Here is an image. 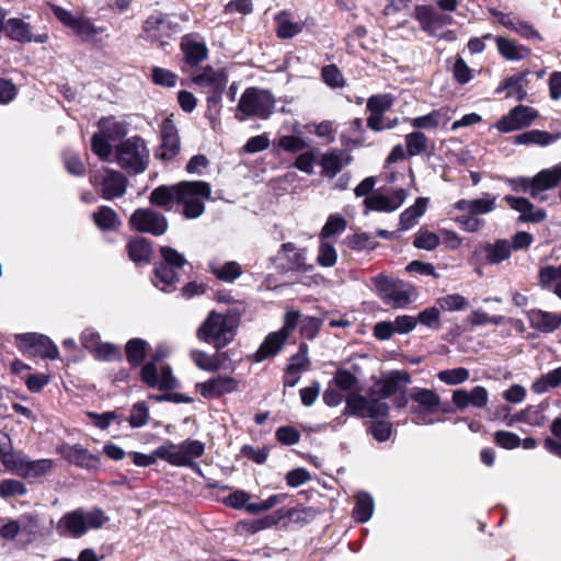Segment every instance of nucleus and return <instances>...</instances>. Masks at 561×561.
I'll list each match as a JSON object with an SVG mask.
<instances>
[{
	"label": "nucleus",
	"mask_w": 561,
	"mask_h": 561,
	"mask_svg": "<svg viewBox=\"0 0 561 561\" xmlns=\"http://www.w3.org/2000/svg\"><path fill=\"white\" fill-rule=\"evenodd\" d=\"M276 35L280 39H289L301 33L304 24L289 20V13L282 11L275 18Z\"/></svg>",
	"instance_id": "37"
},
{
	"label": "nucleus",
	"mask_w": 561,
	"mask_h": 561,
	"mask_svg": "<svg viewBox=\"0 0 561 561\" xmlns=\"http://www.w3.org/2000/svg\"><path fill=\"white\" fill-rule=\"evenodd\" d=\"M411 375L407 370H391L386 376L375 381L374 387L368 391L369 397L376 396L379 399H389L397 394L407 385L411 383Z\"/></svg>",
	"instance_id": "11"
},
{
	"label": "nucleus",
	"mask_w": 561,
	"mask_h": 561,
	"mask_svg": "<svg viewBox=\"0 0 561 561\" xmlns=\"http://www.w3.org/2000/svg\"><path fill=\"white\" fill-rule=\"evenodd\" d=\"M126 190V179L116 171H107L102 181V196L112 199L122 196Z\"/></svg>",
	"instance_id": "31"
},
{
	"label": "nucleus",
	"mask_w": 561,
	"mask_h": 561,
	"mask_svg": "<svg viewBox=\"0 0 561 561\" xmlns=\"http://www.w3.org/2000/svg\"><path fill=\"white\" fill-rule=\"evenodd\" d=\"M286 493H277L270 495L266 500H263L257 503H250L247 507V512L249 514L257 515L263 512L270 511L274 506L283 503L287 499Z\"/></svg>",
	"instance_id": "56"
},
{
	"label": "nucleus",
	"mask_w": 561,
	"mask_h": 561,
	"mask_svg": "<svg viewBox=\"0 0 561 561\" xmlns=\"http://www.w3.org/2000/svg\"><path fill=\"white\" fill-rule=\"evenodd\" d=\"M428 138L420 130L412 131L405 136V147L409 157H415L426 151Z\"/></svg>",
	"instance_id": "46"
},
{
	"label": "nucleus",
	"mask_w": 561,
	"mask_h": 561,
	"mask_svg": "<svg viewBox=\"0 0 561 561\" xmlns=\"http://www.w3.org/2000/svg\"><path fill=\"white\" fill-rule=\"evenodd\" d=\"M178 271L179 270L172 266L156 262L152 271L151 282L162 291L172 293L176 289V285L180 282Z\"/></svg>",
	"instance_id": "24"
},
{
	"label": "nucleus",
	"mask_w": 561,
	"mask_h": 561,
	"mask_svg": "<svg viewBox=\"0 0 561 561\" xmlns=\"http://www.w3.org/2000/svg\"><path fill=\"white\" fill-rule=\"evenodd\" d=\"M160 146L154 151V157L168 162L175 158L181 150V139L174 122L167 117L160 125Z\"/></svg>",
	"instance_id": "9"
},
{
	"label": "nucleus",
	"mask_w": 561,
	"mask_h": 561,
	"mask_svg": "<svg viewBox=\"0 0 561 561\" xmlns=\"http://www.w3.org/2000/svg\"><path fill=\"white\" fill-rule=\"evenodd\" d=\"M16 345L24 354L56 359L59 351L53 341L43 334L24 333L15 336Z\"/></svg>",
	"instance_id": "8"
},
{
	"label": "nucleus",
	"mask_w": 561,
	"mask_h": 561,
	"mask_svg": "<svg viewBox=\"0 0 561 561\" xmlns=\"http://www.w3.org/2000/svg\"><path fill=\"white\" fill-rule=\"evenodd\" d=\"M108 517L101 508H78L65 514L57 523L56 530L60 536L82 537L90 529L102 527Z\"/></svg>",
	"instance_id": "4"
},
{
	"label": "nucleus",
	"mask_w": 561,
	"mask_h": 561,
	"mask_svg": "<svg viewBox=\"0 0 561 561\" xmlns=\"http://www.w3.org/2000/svg\"><path fill=\"white\" fill-rule=\"evenodd\" d=\"M196 187L195 184L185 183V181L173 185H159L151 192L149 201L154 206L171 209L172 203L178 204V201H182L186 194L195 193L192 190Z\"/></svg>",
	"instance_id": "13"
},
{
	"label": "nucleus",
	"mask_w": 561,
	"mask_h": 561,
	"mask_svg": "<svg viewBox=\"0 0 561 561\" xmlns=\"http://www.w3.org/2000/svg\"><path fill=\"white\" fill-rule=\"evenodd\" d=\"M280 252H283L287 259L285 268L287 271H306V256L302 250L296 248L293 242L282 244Z\"/></svg>",
	"instance_id": "38"
},
{
	"label": "nucleus",
	"mask_w": 561,
	"mask_h": 561,
	"mask_svg": "<svg viewBox=\"0 0 561 561\" xmlns=\"http://www.w3.org/2000/svg\"><path fill=\"white\" fill-rule=\"evenodd\" d=\"M182 62L191 68L197 67L208 58L209 50L199 33H187L181 37Z\"/></svg>",
	"instance_id": "12"
},
{
	"label": "nucleus",
	"mask_w": 561,
	"mask_h": 561,
	"mask_svg": "<svg viewBox=\"0 0 561 561\" xmlns=\"http://www.w3.org/2000/svg\"><path fill=\"white\" fill-rule=\"evenodd\" d=\"M190 357L193 360V363L203 370L213 373L219 370V364L216 362V359L213 358L211 355L205 353L204 351L192 350L190 352Z\"/></svg>",
	"instance_id": "62"
},
{
	"label": "nucleus",
	"mask_w": 561,
	"mask_h": 561,
	"mask_svg": "<svg viewBox=\"0 0 561 561\" xmlns=\"http://www.w3.org/2000/svg\"><path fill=\"white\" fill-rule=\"evenodd\" d=\"M453 403L457 411H465L469 405L482 409L489 402L488 390L482 386H476L470 391L465 389H456L451 396Z\"/></svg>",
	"instance_id": "19"
},
{
	"label": "nucleus",
	"mask_w": 561,
	"mask_h": 561,
	"mask_svg": "<svg viewBox=\"0 0 561 561\" xmlns=\"http://www.w3.org/2000/svg\"><path fill=\"white\" fill-rule=\"evenodd\" d=\"M204 453V443L187 439L180 445L169 444L160 446L154 454L172 466L184 467L185 465H190V458H199Z\"/></svg>",
	"instance_id": "6"
},
{
	"label": "nucleus",
	"mask_w": 561,
	"mask_h": 561,
	"mask_svg": "<svg viewBox=\"0 0 561 561\" xmlns=\"http://www.w3.org/2000/svg\"><path fill=\"white\" fill-rule=\"evenodd\" d=\"M226 87L227 83H219L216 87L210 88L207 93V107L205 111V118L209 121L213 130H216L217 126L220 124V115L222 110L221 100Z\"/></svg>",
	"instance_id": "27"
},
{
	"label": "nucleus",
	"mask_w": 561,
	"mask_h": 561,
	"mask_svg": "<svg viewBox=\"0 0 561 561\" xmlns=\"http://www.w3.org/2000/svg\"><path fill=\"white\" fill-rule=\"evenodd\" d=\"M374 512V501L369 494H363L357 497L353 508V516L359 523H366L370 519Z\"/></svg>",
	"instance_id": "49"
},
{
	"label": "nucleus",
	"mask_w": 561,
	"mask_h": 561,
	"mask_svg": "<svg viewBox=\"0 0 561 561\" xmlns=\"http://www.w3.org/2000/svg\"><path fill=\"white\" fill-rule=\"evenodd\" d=\"M357 377L345 368H337L333 375L332 383L340 391H350L357 385Z\"/></svg>",
	"instance_id": "57"
},
{
	"label": "nucleus",
	"mask_w": 561,
	"mask_h": 561,
	"mask_svg": "<svg viewBox=\"0 0 561 561\" xmlns=\"http://www.w3.org/2000/svg\"><path fill=\"white\" fill-rule=\"evenodd\" d=\"M279 513L275 511L272 514L265 515L261 518L254 519V520H243L240 523V526H242L248 533L255 534L260 530L270 528L272 526L277 525L282 522V516H278Z\"/></svg>",
	"instance_id": "45"
},
{
	"label": "nucleus",
	"mask_w": 561,
	"mask_h": 561,
	"mask_svg": "<svg viewBox=\"0 0 561 561\" xmlns=\"http://www.w3.org/2000/svg\"><path fill=\"white\" fill-rule=\"evenodd\" d=\"M168 229V220L161 213L142 209V233L162 236Z\"/></svg>",
	"instance_id": "32"
},
{
	"label": "nucleus",
	"mask_w": 561,
	"mask_h": 561,
	"mask_svg": "<svg viewBox=\"0 0 561 561\" xmlns=\"http://www.w3.org/2000/svg\"><path fill=\"white\" fill-rule=\"evenodd\" d=\"M151 346L148 342L142 340V383L149 388H158L164 393L149 396V399L156 402H173V403H192L194 399L185 393L170 392L179 388V380L174 377L170 365H162L160 371L158 370V363L164 359L168 355L164 348H157L151 355L150 359L146 360L149 356Z\"/></svg>",
	"instance_id": "1"
},
{
	"label": "nucleus",
	"mask_w": 561,
	"mask_h": 561,
	"mask_svg": "<svg viewBox=\"0 0 561 561\" xmlns=\"http://www.w3.org/2000/svg\"><path fill=\"white\" fill-rule=\"evenodd\" d=\"M371 284L383 304L392 308H404L411 304L410 293L402 279L380 273L371 278Z\"/></svg>",
	"instance_id": "5"
},
{
	"label": "nucleus",
	"mask_w": 561,
	"mask_h": 561,
	"mask_svg": "<svg viewBox=\"0 0 561 561\" xmlns=\"http://www.w3.org/2000/svg\"><path fill=\"white\" fill-rule=\"evenodd\" d=\"M51 11L65 26L70 27L84 42H94L98 35L104 32L103 27L94 25L90 19L75 16L70 11L59 5L53 4Z\"/></svg>",
	"instance_id": "7"
},
{
	"label": "nucleus",
	"mask_w": 561,
	"mask_h": 561,
	"mask_svg": "<svg viewBox=\"0 0 561 561\" xmlns=\"http://www.w3.org/2000/svg\"><path fill=\"white\" fill-rule=\"evenodd\" d=\"M53 469V460L50 459H37L31 460L27 458L22 478L25 479H37L45 477Z\"/></svg>",
	"instance_id": "41"
},
{
	"label": "nucleus",
	"mask_w": 561,
	"mask_h": 561,
	"mask_svg": "<svg viewBox=\"0 0 561 561\" xmlns=\"http://www.w3.org/2000/svg\"><path fill=\"white\" fill-rule=\"evenodd\" d=\"M94 224L102 230H114L119 226V219L114 209L102 206L93 214Z\"/></svg>",
	"instance_id": "42"
},
{
	"label": "nucleus",
	"mask_w": 561,
	"mask_h": 561,
	"mask_svg": "<svg viewBox=\"0 0 561 561\" xmlns=\"http://www.w3.org/2000/svg\"><path fill=\"white\" fill-rule=\"evenodd\" d=\"M275 96L270 90L248 87L239 99L234 117L239 122L252 117L266 121L275 112Z\"/></svg>",
	"instance_id": "3"
},
{
	"label": "nucleus",
	"mask_w": 561,
	"mask_h": 561,
	"mask_svg": "<svg viewBox=\"0 0 561 561\" xmlns=\"http://www.w3.org/2000/svg\"><path fill=\"white\" fill-rule=\"evenodd\" d=\"M479 252L485 253V261L488 264L495 265L511 257L512 247L508 240L497 239L494 243L486 242L479 244L476 248L474 253L477 254Z\"/></svg>",
	"instance_id": "26"
},
{
	"label": "nucleus",
	"mask_w": 561,
	"mask_h": 561,
	"mask_svg": "<svg viewBox=\"0 0 561 561\" xmlns=\"http://www.w3.org/2000/svg\"><path fill=\"white\" fill-rule=\"evenodd\" d=\"M110 140L103 133H95L92 137V151L103 161H110L113 149Z\"/></svg>",
	"instance_id": "52"
},
{
	"label": "nucleus",
	"mask_w": 561,
	"mask_h": 561,
	"mask_svg": "<svg viewBox=\"0 0 561 561\" xmlns=\"http://www.w3.org/2000/svg\"><path fill=\"white\" fill-rule=\"evenodd\" d=\"M160 254L162 257L160 263L172 266L176 270H182L186 264H188L184 255L171 247H161Z\"/></svg>",
	"instance_id": "59"
},
{
	"label": "nucleus",
	"mask_w": 561,
	"mask_h": 561,
	"mask_svg": "<svg viewBox=\"0 0 561 561\" xmlns=\"http://www.w3.org/2000/svg\"><path fill=\"white\" fill-rule=\"evenodd\" d=\"M364 204L368 209L374 211L391 213L396 210V206L391 205V198L382 194L366 197Z\"/></svg>",
	"instance_id": "64"
},
{
	"label": "nucleus",
	"mask_w": 561,
	"mask_h": 561,
	"mask_svg": "<svg viewBox=\"0 0 561 561\" xmlns=\"http://www.w3.org/2000/svg\"><path fill=\"white\" fill-rule=\"evenodd\" d=\"M530 71L526 69L505 78L495 89V93L500 94L505 91V98H515L519 102L524 101L527 96L525 85L528 82L527 77Z\"/></svg>",
	"instance_id": "22"
},
{
	"label": "nucleus",
	"mask_w": 561,
	"mask_h": 561,
	"mask_svg": "<svg viewBox=\"0 0 561 561\" xmlns=\"http://www.w3.org/2000/svg\"><path fill=\"white\" fill-rule=\"evenodd\" d=\"M417 322L422 325L433 330H439L442 328L440 312L437 307H428L419 312L415 317Z\"/></svg>",
	"instance_id": "60"
},
{
	"label": "nucleus",
	"mask_w": 561,
	"mask_h": 561,
	"mask_svg": "<svg viewBox=\"0 0 561 561\" xmlns=\"http://www.w3.org/2000/svg\"><path fill=\"white\" fill-rule=\"evenodd\" d=\"M4 31L12 41L19 43H31L33 41L32 26L22 19H9L5 22Z\"/></svg>",
	"instance_id": "33"
},
{
	"label": "nucleus",
	"mask_w": 561,
	"mask_h": 561,
	"mask_svg": "<svg viewBox=\"0 0 561 561\" xmlns=\"http://www.w3.org/2000/svg\"><path fill=\"white\" fill-rule=\"evenodd\" d=\"M561 386V366L557 367L545 375H541L531 385V390L535 393L541 394L547 392L549 389H554Z\"/></svg>",
	"instance_id": "39"
},
{
	"label": "nucleus",
	"mask_w": 561,
	"mask_h": 561,
	"mask_svg": "<svg viewBox=\"0 0 561 561\" xmlns=\"http://www.w3.org/2000/svg\"><path fill=\"white\" fill-rule=\"evenodd\" d=\"M410 399L417 403V405H411L410 412L412 414H434L439 410L443 413H453L456 410L451 408H439L440 407V397L434 390L426 388H414L410 393Z\"/></svg>",
	"instance_id": "16"
},
{
	"label": "nucleus",
	"mask_w": 561,
	"mask_h": 561,
	"mask_svg": "<svg viewBox=\"0 0 561 561\" xmlns=\"http://www.w3.org/2000/svg\"><path fill=\"white\" fill-rule=\"evenodd\" d=\"M192 82L199 87L214 88L219 83H228V73L226 69L214 70L211 66H206L203 72L194 76Z\"/></svg>",
	"instance_id": "35"
},
{
	"label": "nucleus",
	"mask_w": 561,
	"mask_h": 561,
	"mask_svg": "<svg viewBox=\"0 0 561 561\" xmlns=\"http://www.w3.org/2000/svg\"><path fill=\"white\" fill-rule=\"evenodd\" d=\"M185 183L195 184L198 187L193 190L196 193L186 194L182 201H178V204L183 206L182 214L186 219H196L205 211L204 199L211 198V186L205 181H185Z\"/></svg>",
	"instance_id": "10"
},
{
	"label": "nucleus",
	"mask_w": 561,
	"mask_h": 561,
	"mask_svg": "<svg viewBox=\"0 0 561 561\" xmlns=\"http://www.w3.org/2000/svg\"><path fill=\"white\" fill-rule=\"evenodd\" d=\"M318 164L321 167V176L334 179L346 165L351 164L353 157L345 149H331L325 153L320 152Z\"/></svg>",
	"instance_id": "18"
},
{
	"label": "nucleus",
	"mask_w": 561,
	"mask_h": 561,
	"mask_svg": "<svg viewBox=\"0 0 561 561\" xmlns=\"http://www.w3.org/2000/svg\"><path fill=\"white\" fill-rule=\"evenodd\" d=\"M59 454L70 463L85 469H96L100 465V458L90 454L79 445H64L59 448Z\"/></svg>",
	"instance_id": "23"
},
{
	"label": "nucleus",
	"mask_w": 561,
	"mask_h": 561,
	"mask_svg": "<svg viewBox=\"0 0 561 561\" xmlns=\"http://www.w3.org/2000/svg\"><path fill=\"white\" fill-rule=\"evenodd\" d=\"M531 180L530 196L535 198L540 192L553 188L561 182V164L541 170Z\"/></svg>",
	"instance_id": "29"
},
{
	"label": "nucleus",
	"mask_w": 561,
	"mask_h": 561,
	"mask_svg": "<svg viewBox=\"0 0 561 561\" xmlns=\"http://www.w3.org/2000/svg\"><path fill=\"white\" fill-rule=\"evenodd\" d=\"M346 405L344 414H350L356 417L367 416L368 398L359 393H351L345 399Z\"/></svg>",
	"instance_id": "43"
},
{
	"label": "nucleus",
	"mask_w": 561,
	"mask_h": 561,
	"mask_svg": "<svg viewBox=\"0 0 561 561\" xmlns=\"http://www.w3.org/2000/svg\"><path fill=\"white\" fill-rule=\"evenodd\" d=\"M499 54L506 60L519 61L530 56L531 49L516 41L495 36L494 38Z\"/></svg>",
	"instance_id": "28"
},
{
	"label": "nucleus",
	"mask_w": 561,
	"mask_h": 561,
	"mask_svg": "<svg viewBox=\"0 0 561 561\" xmlns=\"http://www.w3.org/2000/svg\"><path fill=\"white\" fill-rule=\"evenodd\" d=\"M393 105V98L390 93L374 94L367 99L366 108L369 115L366 119L367 127L379 133L383 130L386 121V112H388Z\"/></svg>",
	"instance_id": "15"
},
{
	"label": "nucleus",
	"mask_w": 561,
	"mask_h": 561,
	"mask_svg": "<svg viewBox=\"0 0 561 561\" xmlns=\"http://www.w3.org/2000/svg\"><path fill=\"white\" fill-rule=\"evenodd\" d=\"M287 341L288 339L278 331L268 333L253 354V360L255 363H262L276 356L284 348Z\"/></svg>",
	"instance_id": "25"
},
{
	"label": "nucleus",
	"mask_w": 561,
	"mask_h": 561,
	"mask_svg": "<svg viewBox=\"0 0 561 561\" xmlns=\"http://www.w3.org/2000/svg\"><path fill=\"white\" fill-rule=\"evenodd\" d=\"M440 243V239L438 234L427 230L426 228H421L414 236L413 245L416 249L432 251L436 249Z\"/></svg>",
	"instance_id": "51"
},
{
	"label": "nucleus",
	"mask_w": 561,
	"mask_h": 561,
	"mask_svg": "<svg viewBox=\"0 0 561 561\" xmlns=\"http://www.w3.org/2000/svg\"><path fill=\"white\" fill-rule=\"evenodd\" d=\"M448 112L447 107L433 110L426 115L412 118L411 125L416 129H435L440 125L442 121L448 119Z\"/></svg>",
	"instance_id": "36"
},
{
	"label": "nucleus",
	"mask_w": 561,
	"mask_h": 561,
	"mask_svg": "<svg viewBox=\"0 0 561 561\" xmlns=\"http://www.w3.org/2000/svg\"><path fill=\"white\" fill-rule=\"evenodd\" d=\"M470 373L465 367L442 370L437 374V378L446 385L455 386L467 381Z\"/></svg>",
	"instance_id": "58"
},
{
	"label": "nucleus",
	"mask_w": 561,
	"mask_h": 561,
	"mask_svg": "<svg viewBox=\"0 0 561 561\" xmlns=\"http://www.w3.org/2000/svg\"><path fill=\"white\" fill-rule=\"evenodd\" d=\"M278 516H282V520L288 519L294 523L307 524L312 516V511L310 507L302 508H279L277 510Z\"/></svg>",
	"instance_id": "63"
},
{
	"label": "nucleus",
	"mask_w": 561,
	"mask_h": 561,
	"mask_svg": "<svg viewBox=\"0 0 561 561\" xmlns=\"http://www.w3.org/2000/svg\"><path fill=\"white\" fill-rule=\"evenodd\" d=\"M99 127L100 131L112 141H116L127 135L126 125L112 118L101 119Z\"/></svg>",
	"instance_id": "48"
},
{
	"label": "nucleus",
	"mask_w": 561,
	"mask_h": 561,
	"mask_svg": "<svg viewBox=\"0 0 561 561\" xmlns=\"http://www.w3.org/2000/svg\"><path fill=\"white\" fill-rule=\"evenodd\" d=\"M526 318L533 329L542 333L553 332L561 325V313H553L537 308L526 311Z\"/></svg>",
	"instance_id": "21"
},
{
	"label": "nucleus",
	"mask_w": 561,
	"mask_h": 561,
	"mask_svg": "<svg viewBox=\"0 0 561 561\" xmlns=\"http://www.w3.org/2000/svg\"><path fill=\"white\" fill-rule=\"evenodd\" d=\"M179 80V76L165 68L154 66L151 69V81L162 88H174Z\"/></svg>",
	"instance_id": "54"
},
{
	"label": "nucleus",
	"mask_w": 561,
	"mask_h": 561,
	"mask_svg": "<svg viewBox=\"0 0 561 561\" xmlns=\"http://www.w3.org/2000/svg\"><path fill=\"white\" fill-rule=\"evenodd\" d=\"M437 305L446 311L465 310L468 307L467 299L459 294H449L437 299Z\"/></svg>",
	"instance_id": "61"
},
{
	"label": "nucleus",
	"mask_w": 561,
	"mask_h": 561,
	"mask_svg": "<svg viewBox=\"0 0 561 561\" xmlns=\"http://www.w3.org/2000/svg\"><path fill=\"white\" fill-rule=\"evenodd\" d=\"M243 311L238 307L228 309L226 313L211 310L196 330L197 340L217 351L225 348L236 339Z\"/></svg>",
	"instance_id": "2"
},
{
	"label": "nucleus",
	"mask_w": 561,
	"mask_h": 561,
	"mask_svg": "<svg viewBox=\"0 0 561 561\" xmlns=\"http://www.w3.org/2000/svg\"><path fill=\"white\" fill-rule=\"evenodd\" d=\"M208 271L218 279L226 283H233L241 274V265L236 261H229L224 264L210 262Z\"/></svg>",
	"instance_id": "34"
},
{
	"label": "nucleus",
	"mask_w": 561,
	"mask_h": 561,
	"mask_svg": "<svg viewBox=\"0 0 561 561\" xmlns=\"http://www.w3.org/2000/svg\"><path fill=\"white\" fill-rule=\"evenodd\" d=\"M239 381L230 376L218 375L204 382L196 383V390L205 399H218L225 394L237 391Z\"/></svg>",
	"instance_id": "17"
},
{
	"label": "nucleus",
	"mask_w": 561,
	"mask_h": 561,
	"mask_svg": "<svg viewBox=\"0 0 561 561\" xmlns=\"http://www.w3.org/2000/svg\"><path fill=\"white\" fill-rule=\"evenodd\" d=\"M561 137V133L551 134L546 130L531 129L515 135L512 142L515 145H538L541 147L549 146Z\"/></svg>",
	"instance_id": "30"
},
{
	"label": "nucleus",
	"mask_w": 561,
	"mask_h": 561,
	"mask_svg": "<svg viewBox=\"0 0 561 561\" xmlns=\"http://www.w3.org/2000/svg\"><path fill=\"white\" fill-rule=\"evenodd\" d=\"M345 242L350 249L355 251L374 250L378 245L374 237L366 232L347 236Z\"/></svg>",
	"instance_id": "53"
},
{
	"label": "nucleus",
	"mask_w": 561,
	"mask_h": 561,
	"mask_svg": "<svg viewBox=\"0 0 561 561\" xmlns=\"http://www.w3.org/2000/svg\"><path fill=\"white\" fill-rule=\"evenodd\" d=\"M537 117L538 111L534 107L517 105L507 115L502 116L495 127L501 133H511L530 126Z\"/></svg>",
	"instance_id": "14"
},
{
	"label": "nucleus",
	"mask_w": 561,
	"mask_h": 561,
	"mask_svg": "<svg viewBox=\"0 0 561 561\" xmlns=\"http://www.w3.org/2000/svg\"><path fill=\"white\" fill-rule=\"evenodd\" d=\"M322 319L311 316H305L301 319L299 327V334L301 337L312 341L314 340L322 328Z\"/></svg>",
	"instance_id": "55"
},
{
	"label": "nucleus",
	"mask_w": 561,
	"mask_h": 561,
	"mask_svg": "<svg viewBox=\"0 0 561 561\" xmlns=\"http://www.w3.org/2000/svg\"><path fill=\"white\" fill-rule=\"evenodd\" d=\"M320 76L321 80L331 89H341L346 84L342 71L335 64L323 66Z\"/></svg>",
	"instance_id": "47"
},
{
	"label": "nucleus",
	"mask_w": 561,
	"mask_h": 561,
	"mask_svg": "<svg viewBox=\"0 0 561 561\" xmlns=\"http://www.w3.org/2000/svg\"><path fill=\"white\" fill-rule=\"evenodd\" d=\"M118 164L128 173L137 174L140 171V154L138 139L130 138L117 147Z\"/></svg>",
	"instance_id": "20"
},
{
	"label": "nucleus",
	"mask_w": 561,
	"mask_h": 561,
	"mask_svg": "<svg viewBox=\"0 0 561 561\" xmlns=\"http://www.w3.org/2000/svg\"><path fill=\"white\" fill-rule=\"evenodd\" d=\"M307 151H301L295 159L293 165L306 173L313 174V167L319 162L320 149L317 147H309Z\"/></svg>",
	"instance_id": "40"
},
{
	"label": "nucleus",
	"mask_w": 561,
	"mask_h": 561,
	"mask_svg": "<svg viewBox=\"0 0 561 561\" xmlns=\"http://www.w3.org/2000/svg\"><path fill=\"white\" fill-rule=\"evenodd\" d=\"M275 146L278 149L284 150L288 153H300L305 149L309 148L308 142L298 135H284L278 137V139L275 142Z\"/></svg>",
	"instance_id": "44"
},
{
	"label": "nucleus",
	"mask_w": 561,
	"mask_h": 561,
	"mask_svg": "<svg viewBox=\"0 0 561 561\" xmlns=\"http://www.w3.org/2000/svg\"><path fill=\"white\" fill-rule=\"evenodd\" d=\"M347 226L346 219L340 214H331L320 231L321 239H328L342 233Z\"/></svg>",
	"instance_id": "50"
}]
</instances>
